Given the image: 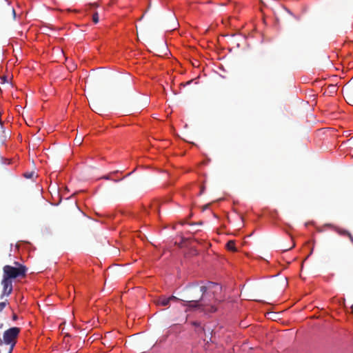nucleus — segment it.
<instances>
[{
	"label": "nucleus",
	"instance_id": "0eeeda50",
	"mask_svg": "<svg viewBox=\"0 0 353 353\" xmlns=\"http://www.w3.org/2000/svg\"><path fill=\"white\" fill-rule=\"evenodd\" d=\"M151 208H152V209L154 210L157 213L159 212V203L157 202L152 204L151 205Z\"/></svg>",
	"mask_w": 353,
	"mask_h": 353
},
{
	"label": "nucleus",
	"instance_id": "6ab92c4d",
	"mask_svg": "<svg viewBox=\"0 0 353 353\" xmlns=\"http://www.w3.org/2000/svg\"><path fill=\"white\" fill-rule=\"evenodd\" d=\"M3 327V324H1L0 325V328H2Z\"/></svg>",
	"mask_w": 353,
	"mask_h": 353
},
{
	"label": "nucleus",
	"instance_id": "4468645a",
	"mask_svg": "<svg viewBox=\"0 0 353 353\" xmlns=\"http://www.w3.org/2000/svg\"><path fill=\"white\" fill-rule=\"evenodd\" d=\"M73 208L79 212L81 213V211L80 210L79 208L77 206V203H75L73 205Z\"/></svg>",
	"mask_w": 353,
	"mask_h": 353
},
{
	"label": "nucleus",
	"instance_id": "7ed1b4c3",
	"mask_svg": "<svg viewBox=\"0 0 353 353\" xmlns=\"http://www.w3.org/2000/svg\"><path fill=\"white\" fill-rule=\"evenodd\" d=\"M20 329L13 327L6 330L3 335V341L7 345H10L8 353H12L16 344V339L19 334Z\"/></svg>",
	"mask_w": 353,
	"mask_h": 353
},
{
	"label": "nucleus",
	"instance_id": "f3484780",
	"mask_svg": "<svg viewBox=\"0 0 353 353\" xmlns=\"http://www.w3.org/2000/svg\"><path fill=\"white\" fill-rule=\"evenodd\" d=\"M192 324H193L194 325H195V326H199V325H200V323H198V322H193V323H192Z\"/></svg>",
	"mask_w": 353,
	"mask_h": 353
},
{
	"label": "nucleus",
	"instance_id": "2eb2a0df",
	"mask_svg": "<svg viewBox=\"0 0 353 353\" xmlns=\"http://www.w3.org/2000/svg\"><path fill=\"white\" fill-rule=\"evenodd\" d=\"M101 108L99 106L95 107V109L94 110V112L99 113L101 112Z\"/></svg>",
	"mask_w": 353,
	"mask_h": 353
},
{
	"label": "nucleus",
	"instance_id": "f8f14e48",
	"mask_svg": "<svg viewBox=\"0 0 353 353\" xmlns=\"http://www.w3.org/2000/svg\"><path fill=\"white\" fill-rule=\"evenodd\" d=\"M6 301L0 302V312L6 307Z\"/></svg>",
	"mask_w": 353,
	"mask_h": 353
},
{
	"label": "nucleus",
	"instance_id": "ddd939ff",
	"mask_svg": "<svg viewBox=\"0 0 353 353\" xmlns=\"http://www.w3.org/2000/svg\"><path fill=\"white\" fill-rule=\"evenodd\" d=\"M347 237L349 238L350 242L352 243V244L353 245V236H352V234L350 232L349 234L347 236Z\"/></svg>",
	"mask_w": 353,
	"mask_h": 353
},
{
	"label": "nucleus",
	"instance_id": "dca6fc26",
	"mask_svg": "<svg viewBox=\"0 0 353 353\" xmlns=\"http://www.w3.org/2000/svg\"><path fill=\"white\" fill-rule=\"evenodd\" d=\"M12 319H13L14 321H16V320L17 319V314H13V315H12Z\"/></svg>",
	"mask_w": 353,
	"mask_h": 353
},
{
	"label": "nucleus",
	"instance_id": "1a4fd4ad",
	"mask_svg": "<svg viewBox=\"0 0 353 353\" xmlns=\"http://www.w3.org/2000/svg\"><path fill=\"white\" fill-rule=\"evenodd\" d=\"M83 137H77L74 139V142L77 145H81L83 142Z\"/></svg>",
	"mask_w": 353,
	"mask_h": 353
},
{
	"label": "nucleus",
	"instance_id": "9d476101",
	"mask_svg": "<svg viewBox=\"0 0 353 353\" xmlns=\"http://www.w3.org/2000/svg\"><path fill=\"white\" fill-rule=\"evenodd\" d=\"M168 299H169V301L170 303L171 301H181V298H178V297H176L174 296H171L170 297H168Z\"/></svg>",
	"mask_w": 353,
	"mask_h": 353
},
{
	"label": "nucleus",
	"instance_id": "a211bd4d",
	"mask_svg": "<svg viewBox=\"0 0 353 353\" xmlns=\"http://www.w3.org/2000/svg\"><path fill=\"white\" fill-rule=\"evenodd\" d=\"M103 179H109L110 178H109V176H108V175H107V176H103Z\"/></svg>",
	"mask_w": 353,
	"mask_h": 353
},
{
	"label": "nucleus",
	"instance_id": "9b49d317",
	"mask_svg": "<svg viewBox=\"0 0 353 353\" xmlns=\"http://www.w3.org/2000/svg\"><path fill=\"white\" fill-rule=\"evenodd\" d=\"M34 174V172H26L24 173V176L27 179H31L33 177Z\"/></svg>",
	"mask_w": 353,
	"mask_h": 353
},
{
	"label": "nucleus",
	"instance_id": "f257e3e1",
	"mask_svg": "<svg viewBox=\"0 0 353 353\" xmlns=\"http://www.w3.org/2000/svg\"><path fill=\"white\" fill-rule=\"evenodd\" d=\"M212 288H220L214 283H209L208 286L192 284L186 287L181 294L183 305L187 307L186 312L196 310L205 314L216 312V299L209 291Z\"/></svg>",
	"mask_w": 353,
	"mask_h": 353
},
{
	"label": "nucleus",
	"instance_id": "20e7f679",
	"mask_svg": "<svg viewBox=\"0 0 353 353\" xmlns=\"http://www.w3.org/2000/svg\"><path fill=\"white\" fill-rule=\"evenodd\" d=\"M327 225L333 228L339 235L347 236L350 233L348 230L334 226L332 224H328Z\"/></svg>",
	"mask_w": 353,
	"mask_h": 353
},
{
	"label": "nucleus",
	"instance_id": "39448f33",
	"mask_svg": "<svg viewBox=\"0 0 353 353\" xmlns=\"http://www.w3.org/2000/svg\"><path fill=\"white\" fill-rule=\"evenodd\" d=\"M156 304L161 306H167L170 304L168 298L165 296H160L156 301Z\"/></svg>",
	"mask_w": 353,
	"mask_h": 353
},
{
	"label": "nucleus",
	"instance_id": "423d86ee",
	"mask_svg": "<svg viewBox=\"0 0 353 353\" xmlns=\"http://www.w3.org/2000/svg\"><path fill=\"white\" fill-rule=\"evenodd\" d=\"M226 247L229 250L231 251H236V248L235 247V242L234 241H230L227 243Z\"/></svg>",
	"mask_w": 353,
	"mask_h": 353
},
{
	"label": "nucleus",
	"instance_id": "6e6552de",
	"mask_svg": "<svg viewBox=\"0 0 353 353\" xmlns=\"http://www.w3.org/2000/svg\"><path fill=\"white\" fill-rule=\"evenodd\" d=\"M92 21L94 23H97L99 22V15L97 12H94L92 15Z\"/></svg>",
	"mask_w": 353,
	"mask_h": 353
},
{
	"label": "nucleus",
	"instance_id": "f03ea898",
	"mask_svg": "<svg viewBox=\"0 0 353 353\" xmlns=\"http://www.w3.org/2000/svg\"><path fill=\"white\" fill-rule=\"evenodd\" d=\"M14 266L6 265L3 268V279L1 285L3 286L1 298L9 296L12 292V280L17 278L23 279L27 274L28 268L18 261L14 262Z\"/></svg>",
	"mask_w": 353,
	"mask_h": 353
}]
</instances>
